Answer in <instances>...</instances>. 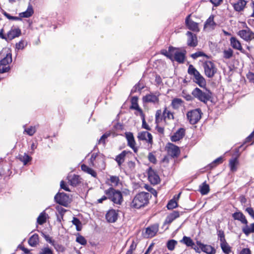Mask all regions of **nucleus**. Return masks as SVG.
<instances>
[{
    "mask_svg": "<svg viewBox=\"0 0 254 254\" xmlns=\"http://www.w3.org/2000/svg\"><path fill=\"white\" fill-rule=\"evenodd\" d=\"M151 195L150 193L140 192L137 194L130 203V207L133 208L138 209L144 206L149 202Z\"/></svg>",
    "mask_w": 254,
    "mask_h": 254,
    "instance_id": "f257e3e1",
    "label": "nucleus"
},
{
    "mask_svg": "<svg viewBox=\"0 0 254 254\" xmlns=\"http://www.w3.org/2000/svg\"><path fill=\"white\" fill-rule=\"evenodd\" d=\"M105 193L108 196V198L116 204H121L123 201L122 192L112 187L105 190Z\"/></svg>",
    "mask_w": 254,
    "mask_h": 254,
    "instance_id": "f03ea898",
    "label": "nucleus"
},
{
    "mask_svg": "<svg viewBox=\"0 0 254 254\" xmlns=\"http://www.w3.org/2000/svg\"><path fill=\"white\" fill-rule=\"evenodd\" d=\"M191 94L194 98L204 103H207L212 97V93L209 90L202 91L198 87L194 88Z\"/></svg>",
    "mask_w": 254,
    "mask_h": 254,
    "instance_id": "7ed1b4c3",
    "label": "nucleus"
},
{
    "mask_svg": "<svg viewBox=\"0 0 254 254\" xmlns=\"http://www.w3.org/2000/svg\"><path fill=\"white\" fill-rule=\"evenodd\" d=\"M168 120H174V116L173 113L167 110V107H165L163 112L161 110H158L155 114V123L157 124H159L163 120L166 121Z\"/></svg>",
    "mask_w": 254,
    "mask_h": 254,
    "instance_id": "20e7f679",
    "label": "nucleus"
},
{
    "mask_svg": "<svg viewBox=\"0 0 254 254\" xmlns=\"http://www.w3.org/2000/svg\"><path fill=\"white\" fill-rule=\"evenodd\" d=\"M205 75L208 78H212L217 71L215 64L211 61H205L203 64Z\"/></svg>",
    "mask_w": 254,
    "mask_h": 254,
    "instance_id": "39448f33",
    "label": "nucleus"
},
{
    "mask_svg": "<svg viewBox=\"0 0 254 254\" xmlns=\"http://www.w3.org/2000/svg\"><path fill=\"white\" fill-rule=\"evenodd\" d=\"M202 112L200 109H196L188 112L187 117L191 125L196 124L201 118Z\"/></svg>",
    "mask_w": 254,
    "mask_h": 254,
    "instance_id": "423d86ee",
    "label": "nucleus"
},
{
    "mask_svg": "<svg viewBox=\"0 0 254 254\" xmlns=\"http://www.w3.org/2000/svg\"><path fill=\"white\" fill-rule=\"evenodd\" d=\"M238 35L247 42H250L254 39V33L248 27L245 29L240 30Z\"/></svg>",
    "mask_w": 254,
    "mask_h": 254,
    "instance_id": "0eeeda50",
    "label": "nucleus"
},
{
    "mask_svg": "<svg viewBox=\"0 0 254 254\" xmlns=\"http://www.w3.org/2000/svg\"><path fill=\"white\" fill-rule=\"evenodd\" d=\"M168 154L172 158H176L180 153L179 147L172 143H168L166 147Z\"/></svg>",
    "mask_w": 254,
    "mask_h": 254,
    "instance_id": "6e6552de",
    "label": "nucleus"
},
{
    "mask_svg": "<svg viewBox=\"0 0 254 254\" xmlns=\"http://www.w3.org/2000/svg\"><path fill=\"white\" fill-rule=\"evenodd\" d=\"M54 199L57 203L66 206L68 203L69 197L64 192H58L55 196Z\"/></svg>",
    "mask_w": 254,
    "mask_h": 254,
    "instance_id": "1a4fd4ad",
    "label": "nucleus"
},
{
    "mask_svg": "<svg viewBox=\"0 0 254 254\" xmlns=\"http://www.w3.org/2000/svg\"><path fill=\"white\" fill-rule=\"evenodd\" d=\"M125 135L127 141V145L132 149L134 153H137L138 149L135 147L136 142L133 133L130 132H127Z\"/></svg>",
    "mask_w": 254,
    "mask_h": 254,
    "instance_id": "9d476101",
    "label": "nucleus"
},
{
    "mask_svg": "<svg viewBox=\"0 0 254 254\" xmlns=\"http://www.w3.org/2000/svg\"><path fill=\"white\" fill-rule=\"evenodd\" d=\"M148 178L149 182L153 185L159 183L160 180L157 173L151 168H149L148 171Z\"/></svg>",
    "mask_w": 254,
    "mask_h": 254,
    "instance_id": "9b49d317",
    "label": "nucleus"
},
{
    "mask_svg": "<svg viewBox=\"0 0 254 254\" xmlns=\"http://www.w3.org/2000/svg\"><path fill=\"white\" fill-rule=\"evenodd\" d=\"M159 95V94L156 95L153 93H150L143 97L142 101L144 103H158L159 101L158 98Z\"/></svg>",
    "mask_w": 254,
    "mask_h": 254,
    "instance_id": "f8f14e48",
    "label": "nucleus"
},
{
    "mask_svg": "<svg viewBox=\"0 0 254 254\" xmlns=\"http://www.w3.org/2000/svg\"><path fill=\"white\" fill-rule=\"evenodd\" d=\"M137 138L139 140H145L150 144L153 143L152 135L147 131L139 132L137 134Z\"/></svg>",
    "mask_w": 254,
    "mask_h": 254,
    "instance_id": "ddd939ff",
    "label": "nucleus"
},
{
    "mask_svg": "<svg viewBox=\"0 0 254 254\" xmlns=\"http://www.w3.org/2000/svg\"><path fill=\"white\" fill-rule=\"evenodd\" d=\"M118 211L115 209H110L106 214V219L109 223L115 222L118 218Z\"/></svg>",
    "mask_w": 254,
    "mask_h": 254,
    "instance_id": "4468645a",
    "label": "nucleus"
},
{
    "mask_svg": "<svg viewBox=\"0 0 254 254\" xmlns=\"http://www.w3.org/2000/svg\"><path fill=\"white\" fill-rule=\"evenodd\" d=\"M196 244L199 247L201 251L207 254H215L216 250L210 245H204L199 241H197Z\"/></svg>",
    "mask_w": 254,
    "mask_h": 254,
    "instance_id": "2eb2a0df",
    "label": "nucleus"
},
{
    "mask_svg": "<svg viewBox=\"0 0 254 254\" xmlns=\"http://www.w3.org/2000/svg\"><path fill=\"white\" fill-rule=\"evenodd\" d=\"M187 35L188 37L187 40L188 45L192 47H196L197 45V40L196 35L191 32L188 31Z\"/></svg>",
    "mask_w": 254,
    "mask_h": 254,
    "instance_id": "dca6fc26",
    "label": "nucleus"
},
{
    "mask_svg": "<svg viewBox=\"0 0 254 254\" xmlns=\"http://www.w3.org/2000/svg\"><path fill=\"white\" fill-rule=\"evenodd\" d=\"M185 135V129L180 128L177 131L171 136V140L173 142H176L182 139Z\"/></svg>",
    "mask_w": 254,
    "mask_h": 254,
    "instance_id": "f3484780",
    "label": "nucleus"
},
{
    "mask_svg": "<svg viewBox=\"0 0 254 254\" xmlns=\"http://www.w3.org/2000/svg\"><path fill=\"white\" fill-rule=\"evenodd\" d=\"M186 24L188 28L195 32L199 31L198 24L190 19V15H188L186 19Z\"/></svg>",
    "mask_w": 254,
    "mask_h": 254,
    "instance_id": "a211bd4d",
    "label": "nucleus"
},
{
    "mask_svg": "<svg viewBox=\"0 0 254 254\" xmlns=\"http://www.w3.org/2000/svg\"><path fill=\"white\" fill-rule=\"evenodd\" d=\"M232 217L234 220L240 221L242 224H245V225H247L248 224L246 216L242 212L239 211L234 213L232 214Z\"/></svg>",
    "mask_w": 254,
    "mask_h": 254,
    "instance_id": "6ab92c4d",
    "label": "nucleus"
},
{
    "mask_svg": "<svg viewBox=\"0 0 254 254\" xmlns=\"http://www.w3.org/2000/svg\"><path fill=\"white\" fill-rule=\"evenodd\" d=\"M159 229V225L155 224L152 225L146 229V234L148 237H153L157 233Z\"/></svg>",
    "mask_w": 254,
    "mask_h": 254,
    "instance_id": "aec40b11",
    "label": "nucleus"
},
{
    "mask_svg": "<svg viewBox=\"0 0 254 254\" xmlns=\"http://www.w3.org/2000/svg\"><path fill=\"white\" fill-rule=\"evenodd\" d=\"M21 31L19 28H12L7 33L8 41L11 40L16 37H19L21 35Z\"/></svg>",
    "mask_w": 254,
    "mask_h": 254,
    "instance_id": "412c9836",
    "label": "nucleus"
},
{
    "mask_svg": "<svg viewBox=\"0 0 254 254\" xmlns=\"http://www.w3.org/2000/svg\"><path fill=\"white\" fill-rule=\"evenodd\" d=\"M179 216V212L177 211H174L172 213H170L167 216L164 222V225L171 224L175 219L178 218Z\"/></svg>",
    "mask_w": 254,
    "mask_h": 254,
    "instance_id": "4be33fe9",
    "label": "nucleus"
},
{
    "mask_svg": "<svg viewBox=\"0 0 254 254\" xmlns=\"http://www.w3.org/2000/svg\"><path fill=\"white\" fill-rule=\"evenodd\" d=\"M247 3V2L245 0H238L237 2L233 4V6L235 10L240 12L244 10Z\"/></svg>",
    "mask_w": 254,
    "mask_h": 254,
    "instance_id": "5701e85b",
    "label": "nucleus"
},
{
    "mask_svg": "<svg viewBox=\"0 0 254 254\" xmlns=\"http://www.w3.org/2000/svg\"><path fill=\"white\" fill-rule=\"evenodd\" d=\"M231 46L234 49L238 50L240 52L243 51V48L242 47L240 42L235 37H232L230 39Z\"/></svg>",
    "mask_w": 254,
    "mask_h": 254,
    "instance_id": "b1692460",
    "label": "nucleus"
},
{
    "mask_svg": "<svg viewBox=\"0 0 254 254\" xmlns=\"http://www.w3.org/2000/svg\"><path fill=\"white\" fill-rule=\"evenodd\" d=\"M67 178L70 184L72 186H76L81 182L80 177L78 175H69Z\"/></svg>",
    "mask_w": 254,
    "mask_h": 254,
    "instance_id": "393cba45",
    "label": "nucleus"
},
{
    "mask_svg": "<svg viewBox=\"0 0 254 254\" xmlns=\"http://www.w3.org/2000/svg\"><path fill=\"white\" fill-rule=\"evenodd\" d=\"M128 152H129L124 150L116 157L115 160L117 162L119 166H121L122 163L125 161V157Z\"/></svg>",
    "mask_w": 254,
    "mask_h": 254,
    "instance_id": "a878e982",
    "label": "nucleus"
},
{
    "mask_svg": "<svg viewBox=\"0 0 254 254\" xmlns=\"http://www.w3.org/2000/svg\"><path fill=\"white\" fill-rule=\"evenodd\" d=\"M174 60L179 63H183L185 59V53L179 51H176L174 53Z\"/></svg>",
    "mask_w": 254,
    "mask_h": 254,
    "instance_id": "bb28decb",
    "label": "nucleus"
},
{
    "mask_svg": "<svg viewBox=\"0 0 254 254\" xmlns=\"http://www.w3.org/2000/svg\"><path fill=\"white\" fill-rule=\"evenodd\" d=\"M34 13L33 9L32 7V6L29 4L28 5V6L27 7V10L23 12H21L19 13V16L20 17H25V18H28L32 15V14Z\"/></svg>",
    "mask_w": 254,
    "mask_h": 254,
    "instance_id": "cd10ccee",
    "label": "nucleus"
},
{
    "mask_svg": "<svg viewBox=\"0 0 254 254\" xmlns=\"http://www.w3.org/2000/svg\"><path fill=\"white\" fill-rule=\"evenodd\" d=\"M243 232L246 235L249 236L251 233H254V223H252L249 226L248 224L245 225L242 228Z\"/></svg>",
    "mask_w": 254,
    "mask_h": 254,
    "instance_id": "c85d7f7f",
    "label": "nucleus"
},
{
    "mask_svg": "<svg viewBox=\"0 0 254 254\" xmlns=\"http://www.w3.org/2000/svg\"><path fill=\"white\" fill-rule=\"evenodd\" d=\"M193 81L197 84L200 87H203L206 85L205 78L200 73L198 75L193 78Z\"/></svg>",
    "mask_w": 254,
    "mask_h": 254,
    "instance_id": "c756f323",
    "label": "nucleus"
},
{
    "mask_svg": "<svg viewBox=\"0 0 254 254\" xmlns=\"http://www.w3.org/2000/svg\"><path fill=\"white\" fill-rule=\"evenodd\" d=\"M81 168L83 171L91 175L92 177H96V176H97L96 172L93 169L89 167L87 165H86L85 164H82L81 166Z\"/></svg>",
    "mask_w": 254,
    "mask_h": 254,
    "instance_id": "7c9ffc66",
    "label": "nucleus"
},
{
    "mask_svg": "<svg viewBox=\"0 0 254 254\" xmlns=\"http://www.w3.org/2000/svg\"><path fill=\"white\" fill-rule=\"evenodd\" d=\"M39 242V236L37 234L33 235L28 240V244L32 247H35Z\"/></svg>",
    "mask_w": 254,
    "mask_h": 254,
    "instance_id": "2f4dec72",
    "label": "nucleus"
},
{
    "mask_svg": "<svg viewBox=\"0 0 254 254\" xmlns=\"http://www.w3.org/2000/svg\"><path fill=\"white\" fill-rule=\"evenodd\" d=\"M216 25V23L214 21V15H211L205 21L204 24V27L209 26L213 29Z\"/></svg>",
    "mask_w": 254,
    "mask_h": 254,
    "instance_id": "473e14b6",
    "label": "nucleus"
},
{
    "mask_svg": "<svg viewBox=\"0 0 254 254\" xmlns=\"http://www.w3.org/2000/svg\"><path fill=\"white\" fill-rule=\"evenodd\" d=\"M199 191L201 194H207L209 191V186L206 182L203 183L201 186H199Z\"/></svg>",
    "mask_w": 254,
    "mask_h": 254,
    "instance_id": "72a5a7b5",
    "label": "nucleus"
},
{
    "mask_svg": "<svg viewBox=\"0 0 254 254\" xmlns=\"http://www.w3.org/2000/svg\"><path fill=\"white\" fill-rule=\"evenodd\" d=\"M188 72L190 75H193V78L200 74L199 72L192 64L189 66Z\"/></svg>",
    "mask_w": 254,
    "mask_h": 254,
    "instance_id": "f704fd0d",
    "label": "nucleus"
},
{
    "mask_svg": "<svg viewBox=\"0 0 254 254\" xmlns=\"http://www.w3.org/2000/svg\"><path fill=\"white\" fill-rule=\"evenodd\" d=\"M180 242L185 244L188 247H192L194 245V243L192 239L190 237L187 236H184L183 239Z\"/></svg>",
    "mask_w": 254,
    "mask_h": 254,
    "instance_id": "c9c22d12",
    "label": "nucleus"
},
{
    "mask_svg": "<svg viewBox=\"0 0 254 254\" xmlns=\"http://www.w3.org/2000/svg\"><path fill=\"white\" fill-rule=\"evenodd\" d=\"M12 62L11 54H7L6 56L0 61V65H6Z\"/></svg>",
    "mask_w": 254,
    "mask_h": 254,
    "instance_id": "e433bc0d",
    "label": "nucleus"
},
{
    "mask_svg": "<svg viewBox=\"0 0 254 254\" xmlns=\"http://www.w3.org/2000/svg\"><path fill=\"white\" fill-rule=\"evenodd\" d=\"M223 162V157H219L214 160L212 163L209 164L207 168H209L210 169H211L214 167H215L218 164H221Z\"/></svg>",
    "mask_w": 254,
    "mask_h": 254,
    "instance_id": "4c0bfd02",
    "label": "nucleus"
},
{
    "mask_svg": "<svg viewBox=\"0 0 254 254\" xmlns=\"http://www.w3.org/2000/svg\"><path fill=\"white\" fill-rule=\"evenodd\" d=\"M238 164V161L237 158L232 159L230 160L229 166L232 172H235L237 170V165Z\"/></svg>",
    "mask_w": 254,
    "mask_h": 254,
    "instance_id": "58836bf2",
    "label": "nucleus"
},
{
    "mask_svg": "<svg viewBox=\"0 0 254 254\" xmlns=\"http://www.w3.org/2000/svg\"><path fill=\"white\" fill-rule=\"evenodd\" d=\"M220 247L223 252L225 254H229L231 251V248L227 242L220 244Z\"/></svg>",
    "mask_w": 254,
    "mask_h": 254,
    "instance_id": "ea45409f",
    "label": "nucleus"
},
{
    "mask_svg": "<svg viewBox=\"0 0 254 254\" xmlns=\"http://www.w3.org/2000/svg\"><path fill=\"white\" fill-rule=\"evenodd\" d=\"M46 214L43 211L40 213L37 219V223L40 225H42L46 221Z\"/></svg>",
    "mask_w": 254,
    "mask_h": 254,
    "instance_id": "a19ab883",
    "label": "nucleus"
},
{
    "mask_svg": "<svg viewBox=\"0 0 254 254\" xmlns=\"http://www.w3.org/2000/svg\"><path fill=\"white\" fill-rule=\"evenodd\" d=\"M19 159L23 163L24 165H26L31 160V157L26 153H24V155H19Z\"/></svg>",
    "mask_w": 254,
    "mask_h": 254,
    "instance_id": "79ce46f5",
    "label": "nucleus"
},
{
    "mask_svg": "<svg viewBox=\"0 0 254 254\" xmlns=\"http://www.w3.org/2000/svg\"><path fill=\"white\" fill-rule=\"evenodd\" d=\"M182 103V100L180 98H175L172 101L171 105L173 109H177Z\"/></svg>",
    "mask_w": 254,
    "mask_h": 254,
    "instance_id": "37998d69",
    "label": "nucleus"
},
{
    "mask_svg": "<svg viewBox=\"0 0 254 254\" xmlns=\"http://www.w3.org/2000/svg\"><path fill=\"white\" fill-rule=\"evenodd\" d=\"M217 233L220 244L227 242L225 239L224 232L222 230H217Z\"/></svg>",
    "mask_w": 254,
    "mask_h": 254,
    "instance_id": "c03bdc74",
    "label": "nucleus"
},
{
    "mask_svg": "<svg viewBox=\"0 0 254 254\" xmlns=\"http://www.w3.org/2000/svg\"><path fill=\"white\" fill-rule=\"evenodd\" d=\"M138 97L137 96H133L131 98V105L130 107V109H135L138 108L139 105L138 104Z\"/></svg>",
    "mask_w": 254,
    "mask_h": 254,
    "instance_id": "a18cd8bd",
    "label": "nucleus"
},
{
    "mask_svg": "<svg viewBox=\"0 0 254 254\" xmlns=\"http://www.w3.org/2000/svg\"><path fill=\"white\" fill-rule=\"evenodd\" d=\"M177 244V241L175 240H169L167 243V247L170 251H173L174 250L176 245Z\"/></svg>",
    "mask_w": 254,
    "mask_h": 254,
    "instance_id": "49530a36",
    "label": "nucleus"
},
{
    "mask_svg": "<svg viewBox=\"0 0 254 254\" xmlns=\"http://www.w3.org/2000/svg\"><path fill=\"white\" fill-rule=\"evenodd\" d=\"M190 56L193 59H196L197 58L200 57H205L208 59H209L210 58L209 56H207L203 52H200V51L197 52L195 53L191 54Z\"/></svg>",
    "mask_w": 254,
    "mask_h": 254,
    "instance_id": "de8ad7c7",
    "label": "nucleus"
},
{
    "mask_svg": "<svg viewBox=\"0 0 254 254\" xmlns=\"http://www.w3.org/2000/svg\"><path fill=\"white\" fill-rule=\"evenodd\" d=\"M39 254H54L53 250L48 246L42 248Z\"/></svg>",
    "mask_w": 254,
    "mask_h": 254,
    "instance_id": "09e8293b",
    "label": "nucleus"
},
{
    "mask_svg": "<svg viewBox=\"0 0 254 254\" xmlns=\"http://www.w3.org/2000/svg\"><path fill=\"white\" fill-rule=\"evenodd\" d=\"M76 242L82 245H85L87 244V241L84 237L78 234L76 238Z\"/></svg>",
    "mask_w": 254,
    "mask_h": 254,
    "instance_id": "8fccbe9b",
    "label": "nucleus"
},
{
    "mask_svg": "<svg viewBox=\"0 0 254 254\" xmlns=\"http://www.w3.org/2000/svg\"><path fill=\"white\" fill-rule=\"evenodd\" d=\"M223 54V57L225 59H229L233 56V51L231 49L229 48L227 50H224Z\"/></svg>",
    "mask_w": 254,
    "mask_h": 254,
    "instance_id": "3c124183",
    "label": "nucleus"
},
{
    "mask_svg": "<svg viewBox=\"0 0 254 254\" xmlns=\"http://www.w3.org/2000/svg\"><path fill=\"white\" fill-rule=\"evenodd\" d=\"M177 202L174 199L170 200L167 204V207L168 209H172L177 206Z\"/></svg>",
    "mask_w": 254,
    "mask_h": 254,
    "instance_id": "603ef678",
    "label": "nucleus"
},
{
    "mask_svg": "<svg viewBox=\"0 0 254 254\" xmlns=\"http://www.w3.org/2000/svg\"><path fill=\"white\" fill-rule=\"evenodd\" d=\"M36 131L35 127L31 126L30 127L25 128L24 132H26L27 134L30 136H32Z\"/></svg>",
    "mask_w": 254,
    "mask_h": 254,
    "instance_id": "864d4df0",
    "label": "nucleus"
},
{
    "mask_svg": "<svg viewBox=\"0 0 254 254\" xmlns=\"http://www.w3.org/2000/svg\"><path fill=\"white\" fill-rule=\"evenodd\" d=\"M109 180L115 186H118V185L119 183V181H120L119 178L116 176H110Z\"/></svg>",
    "mask_w": 254,
    "mask_h": 254,
    "instance_id": "5fc2aeb1",
    "label": "nucleus"
},
{
    "mask_svg": "<svg viewBox=\"0 0 254 254\" xmlns=\"http://www.w3.org/2000/svg\"><path fill=\"white\" fill-rule=\"evenodd\" d=\"M144 88L143 86H141L140 83L136 84L132 88L131 90V93H134L137 91V90H141Z\"/></svg>",
    "mask_w": 254,
    "mask_h": 254,
    "instance_id": "6e6d98bb",
    "label": "nucleus"
},
{
    "mask_svg": "<svg viewBox=\"0 0 254 254\" xmlns=\"http://www.w3.org/2000/svg\"><path fill=\"white\" fill-rule=\"evenodd\" d=\"M175 50V48H174L172 46H170L169 47V49H168V51L167 50H162V51H161V54L166 57L167 56V55H168L169 54V53L174 52Z\"/></svg>",
    "mask_w": 254,
    "mask_h": 254,
    "instance_id": "4d7b16f0",
    "label": "nucleus"
},
{
    "mask_svg": "<svg viewBox=\"0 0 254 254\" xmlns=\"http://www.w3.org/2000/svg\"><path fill=\"white\" fill-rule=\"evenodd\" d=\"M148 158L149 161L154 164H155L156 163V158L152 153H149L148 156Z\"/></svg>",
    "mask_w": 254,
    "mask_h": 254,
    "instance_id": "13d9d810",
    "label": "nucleus"
},
{
    "mask_svg": "<svg viewBox=\"0 0 254 254\" xmlns=\"http://www.w3.org/2000/svg\"><path fill=\"white\" fill-rule=\"evenodd\" d=\"M142 124V127L143 128L146 129L147 130H150L151 128L149 127V126L147 124L146 121H145V117L143 118H141Z\"/></svg>",
    "mask_w": 254,
    "mask_h": 254,
    "instance_id": "bf43d9fd",
    "label": "nucleus"
},
{
    "mask_svg": "<svg viewBox=\"0 0 254 254\" xmlns=\"http://www.w3.org/2000/svg\"><path fill=\"white\" fill-rule=\"evenodd\" d=\"M247 77L250 82L254 84V73L251 72H249L247 74Z\"/></svg>",
    "mask_w": 254,
    "mask_h": 254,
    "instance_id": "052dcab7",
    "label": "nucleus"
},
{
    "mask_svg": "<svg viewBox=\"0 0 254 254\" xmlns=\"http://www.w3.org/2000/svg\"><path fill=\"white\" fill-rule=\"evenodd\" d=\"M246 211L247 212L253 219H254V210L252 207H247L246 209Z\"/></svg>",
    "mask_w": 254,
    "mask_h": 254,
    "instance_id": "680f3d73",
    "label": "nucleus"
},
{
    "mask_svg": "<svg viewBox=\"0 0 254 254\" xmlns=\"http://www.w3.org/2000/svg\"><path fill=\"white\" fill-rule=\"evenodd\" d=\"M24 48V42L21 40L16 44V48L18 50L23 49Z\"/></svg>",
    "mask_w": 254,
    "mask_h": 254,
    "instance_id": "e2e57ef3",
    "label": "nucleus"
},
{
    "mask_svg": "<svg viewBox=\"0 0 254 254\" xmlns=\"http://www.w3.org/2000/svg\"><path fill=\"white\" fill-rule=\"evenodd\" d=\"M4 65H0V73L8 72L10 70V67L4 66Z\"/></svg>",
    "mask_w": 254,
    "mask_h": 254,
    "instance_id": "0e129e2a",
    "label": "nucleus"
},
{
    "mask_svg": "<svg viewBox=\"0 0 254 254\" xmlns=\"http://www.w3.org/2000/svg\"><path fill=\"white\" fill-rule=\"evenodd\" d=\"M60 186L62 189H64L65 191H70L69 189L68 188V187L67 186V185L64 181H62L61 182Z\"/></svg>",
    "mask_w": 254,
    "mask_h": 254,
    "instance_id": "69168bd1",
    "label": "nucleus"
},
{
    "mask_svg": "<svg viewBox=\"0 0 254 254\" xmlns=\"http://www.w3.org/2000/svg\"><path fill=\"white\" fill-rule=\"evenodd\" d=\"M55 248L59 252H64V247L62 246V245H59V244H55V245H53Z\"/></svg>",
    "mask_w": 254,
    "mask_h": 254,
    "instance_id": "338daca9",
    "label": "nucleus"
},
{
    "mask_svg": "<svg viewBox=\"0 0 254 254\" xmlns=\"http://www.w3.org/2000/svg\"><path fill=\"white\" fill-rule=\"evenodd\" d=\"M254 136V130L245 139V143L250 142Z\"/></svg>",
    "mask_w": 254,
    "mask_h": 254,
    "instance_id": "774afa93",
    "label": "nucleus"
}]
</instances>
